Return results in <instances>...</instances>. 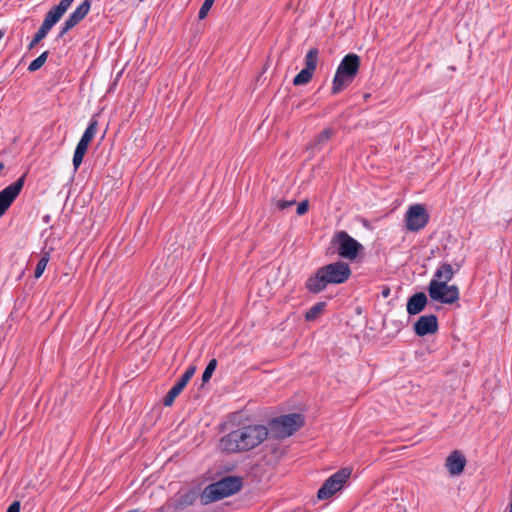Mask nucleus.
Returning <instances> with one entry per match:
<instances>
[{
  "label": "nucleus",
  "mask_w": 512,
  "mask_h": 512,
  "mask_svg": "<svg viewBox=\"0 0 512 512\" xmlns=\"http://www.w3.org/2000/svg\"><path fill=\"white\" fill-rule=\"evenodd\" d=\"M196 371L195 366H190L183 375L177 380V382L171 387L168 393L165 395L163 403L165 406H171L175 398L182 392L187 383L193 377Z\"/></svg>",
  "instance_id": "nucleus-12"
},
{
  "label": "nucleus",
  "mask_w": 512,
  "mask_h": 512,
  "mask_svg": "<svg viewBox=\"0 0 512 512\" xmlns=\"http://www.w3.org/2000/svg\"><path fill=\"white\" fill-rule=\"evenodd\" d=\"M48 55H49L48 51H44L43 53H41L36 59H34L29 64L28 71L29 72H35V71L39 70L44 65V63L46 62V60L48 58Z\"/></svg>",
  "instance_id": "nucleus-24"
},
{
  "label": "nucleus",
  "mask_w": 512,
  "mask_h": 512,
  "mask_svg": "<svg viewBox=\"0 0 512 512\" xmlns=\"http://www.w3.org/2000/svg\"><path fill=\"white\" fill-rule=\"evenodd\" d=\"M92 0H84L77 8L68 16L62 24L57 39L64 37L71 29L77 26L89 13Z\"/></svg>",
  "instance_id": "nucleus-10"
},
{
  "label": "nucleus",
  "mask_w": 512,
  "mask_h": 512,
  "mask_svg": "<svg viewBox=\"0 0 512 512\" xmlns=\"http://www.w3.org/2000/svg\"><path fill=\"white\" fill-rule=\"evenodd\" d=\"M97 130H98V121L96 119V116H93L90 119L89 124L81 138L86 139L87 141L91 142L93 140V138L95 137Z\"/></svg>",
  "instance_id": "nucleus-20"
},
{
  "label": "nucleus",
  "mask_w": 512,
  "mask_h": 512,
  "mask_svg": "<svg viewBox=\"0 0 512 512\" xmlns=\"http://www.w3.org/2000/svg\"><path fill=\"white\" fill-rule=\"evenodd\" d=\"M350 267L347 263L337 261L319 268L305 283L306 289L317 294L330 284H341L349 279Z\"/></svg>",
  "instance_id": "nucleus-2"
},
{
  "label": "nucleus",
  "mask_w": 512,
  "mask_h": 512,
  "mask_svg": "<svg viewBox=\"0 0 512 512\" xmlns=\"http://www.w3.org/2000/svg\"><path fill=\"white\" fill-rule=\"evenodd\" d=\"M63 15L64 13L54 6L46 13L41 26L50 31Z\"/></svg>",
  "instance_id": "nucleus-17"
},
{
  "label": "nucleus",
  "mask_w": 512,
  "mask_h": 512,
  "mask_svg": "<svg viewBox=\"0 0 512 512\" xmlns=\"http://www.w3.org/2000/svg\"><path fill=\"white\" fill-rule=\"evenodd\" d=\"M428 292L432 300L442 304H453L459 299V290L456 285L430 282Z\"/></svg>",
  "instance_id": "nucleus-9"
},
{
  "label": "nucleus",
  "mask_w": 512,
  "mask_h": 512,
  "mask_svg": "<svg viewBox=\"0 0 512 512\" xmlns=\"http://www.w3.org/2000/svg\"><path fill=\"white\" fill-rule=\"evenodd\" d=\"M314 72L303 68L293 79V84L295 86L305 85L307 84L313 77Z\"/></svg>",
  "instance_id": "nucleus-22"
},
{
  "label": "nucleus",
  "mask_w": 512,
  "mask_h": 512,
  "mask_svg": "<svg viewBox=\"0 0 512 512\" xmlns=\"http://www.w3.org/2000/svg\"><path fill=\"white\" fill-rule=\"evenodd\" d=\"M326 306L325 302H318L314 304L305 314V319L307 321H315L318 316L323 312Z\"/></svg>",
  "instance_id": "nucleus-21"
},
{
  "label": "nucleus",
  "mask_w": 512,
  "mask_h": 512,
  "mask_svg": "<svg viewBox=\"0 0 512 512\" xmlns=\"http://www.w3.org/2000/svg\"><path fill=\"white\" fill-rule=\"evenodd\" d=\"M26 175H22L15 182L0 191V217L11 206L23 189Z\"/></svg>",
  "instance_id": "nucleus-11"
},
{
  "label": "nucleus",
  "mask_w": 512,
  "mask_h": 512,
  "mask_svg": "<svg viewBox=\"0 0 512 512\" xmlns=\"http://www.w3.org/2000/svg\"><path fill=\"white\" fill-rule=\"evenodd\" d=\"M510 512H512V508L510 509Z\"/></svg>",
  "instance_id": "nucleus-39"
},
{
  "label": "nucleus",
  "mask_w": 512,
  "mask_h": 512,
  "mask_svg": "<svg viewBox=\"0 0 512 512\" xmlns=\"http://www.w3.org/2000/svg\"><path fill=\"white\" fill-rule=\"evenodd\" d=\"M270 431L280 439L289 437L304 425L301 414L293 413L274 418L270 421Z\"/></svg>",
  "instance_id": "nucleus-5"
},
{
  "label": "nucleus",
  "mask_w": 512,
  "mask_h": 512,
  "mask_svg": "<svg viewBox=\"0 0 512 512\" xmlns=\"http://www.w3.org/2000/svg\"><path fill=\"white\" fill-rule=\"evenodd\" d=\"M89 144H90L89 141H87L86 139L80 138V140L77 144V147L87 151Z\"/></svg>",
  "instance_id": "nucleus-35"
},
{
  "label": "nucleus",
  "mask_w": 512,
  "mask_h": 512,
  "mask_svg": "<svg viewBox=\"0 0 512 512\" xmlns=\"http://www.w3.org/2000/svg\"><path fill=\"white\" fill-rule=\"evenodd\" d=\"M390 295V289L388 287H385L383 290H382V296L384 298H387L388 296Z\"/></svg>",
  "instance_id": "nucleus-36"
},
{
  "label": "nucleus",
  "mask_w": 512,
  "mask_h": 512,
  "mask_svg": "<svg viewBox=\"0 0 512 512\" xmlns=\"http://www.w3.org/2000/svg\"><path fill=\"white\" fill-rule=\"evenodd\" d=\"M269 430L264 425H247L233 430L220 440V448L228 453L249 451L267 439Z\"/></svg>",
  "instance_id": "nucleus-1"
},
{
  "label": "nucleus",
  "mask_w": 512,
  "mask_h": 512,
  "mask_svg": "<svg viewBox=\"0 0 512 512\" xmlns=\"http://www.w3.org/2000/svg\"><path fill=\"white\" fill-rule=\"evenodd\" d=\"M197 498H198V494L195 491H193V490L187 491V492L183 493L182 495H180V497L177 500L176 506L178 508L188 507V506L194 504V502L197 500Z\"/></svg>",
  "instance_id": "nucleus-19"
},
{
  "label": "nucleus",
  "mask_w": 512,
  "mask_h": 512,
  "mask_svg": "<svg viewBox=\"0 0 512 512\" xmlns=\"http://www.w3.org/2000/svg\"><path fill=\"white\" fill-rule=\"evenodd\" d=\"M360 64L361 59L355 53H349L342 58L332 81V95L339 94L354 81L359 72Z\"/></svg>",
  "instance_id": "nucleus-4"
},
{
  "label": "nucleus",
  "mask_w": 512,
  "mask_h": 512,
  "mask_svg": "<svg viewBox=\"0 0 512 512\" xmlns=\"http://www.w3.org/2000/svg\"><path fill=\"white\" fill-rule=\"evenodd\" d=\"M456 269L453 268L452 265L448 263H443L435 272L434 278L430 282L436 283H444L448 284V282L453 278L454 273L459 270L461 267V263H457Z\"/></svg>",
  "instance_id": "nucleus-16"
},
{
  "label": "nucleus",
  "mask_w": 512,
  "mask_h": 512,
  "mask_svg": "<svg viewBox=\"0 0 512 512\" xmlns=\"http://www.w3.org/2000/svg\"><path fill=\"white\" fill-rule=\"evenodd\" d=\"M53 252V248L51 246H48V241H46L45 246L43 247L41 251V256H50V254Z\"/></svg>",
  "instance_id": "nucleus-34"
},
{
  "label": "nucleus",
  "mask_w": 512,
  "mask_h": 512,
  "mask_svg": "<svg viewBox=\"0 0 512 512\" xmlns=\"http://www.w3.org/2000/svg\"><path fill=\"white\" fill-rule=\"evenodd\" d=\"M6 512H20V502L14 501L12 504H10Z\"/></svg>",
  "instance_id": "nucleus-33"
},
{
  "label": "nucleus",
  "mask_w": 512,
  "mask_h": 512,
  "mask_svg": "<svg viewBox=\"0 0 512 512\" xmlns=\"http://www.w3.org/2000/svg\"><path fill=\"white\" fill-rule=\"evenodd\" d=\"M4 35H5V30L0 29V40L4 37Z\"/></svg>",
  "instance_id": "nucleus-37"
},
{
  "label": "nucleus",
  "mask_w": 512,
  "mask_h": 512,
  "mask_svg": "<svg viewBox=\"0 0 512 512\" xmlns=\"http://www.w3.org/2000/svg\"><path fill=\"white\" fill-rule=\"evenodd\" d=\"M48 261H49V258H40L39 259V261L36 265L35 271H34L35 278H40L42 276L43 272L45 271V269L47 267Z\"/></svg>",
  "instance_id": "nucleus-29"
},
{
  "label": "nucleus",
  "mask_w": 512,
  "mask_h": 512,
  "mask_svg": "<svg viewBox=\"0 0 512 512\" xmlns=\"http://www.w3.org/2000/svg\"><path fill=\"white\" fill-rule=\"evenodd\" d=\"M48 33H49V31L47 29L40 26L38 31L35 33L33 39L30 41V43L28 45V49L29 50L33 49L39 42H41L47 36Z\"/></svg>",
  "instance_id": "nucleus-25"
},
{
  "label": "nucleus",
  "mask_w": 512,
  "mask_h": 512,
  "mask_svg": "<svg viewBox=\"0 0 512 512\" xmlns=\"http://www.w3.org/2000/svg\"><path fill=\"white\" fill-rule=\"evenodd\" d=\"M309 209V203L308 200H304L300 202L297 206V214L298 215H304Z\"/></svg>",
  "instance_id": "nucleus-32"
},
{
  "label": "nucleus",
  "mask_w": 512,
  "mask_h": 512,
  "mask_svg": "<svg viewBox=\"0 0 512 512\" xmlns=\"http://www.w3.org/2000/svg\"><path fill=\"white\" fill-rule=\"evenodd\" d=\"M243 485V479L240 476H225L220 480L209 484L200 495V501L207 505L237 493Z\"/></svg>",
  "instance_id": "nucleus-3"
},
{
  "label": "nucleus",
  "mask_w": 512,
  "mask_h": 512,
  "mask_svg": "<svg viewBox=\"0 0 512 512\" xmlns=\"http://www.w3.org/2000/svg\"><path fill=\"white\" fill-rule=\"evenodd\" d=\"M216 367H217V360L215 358H213L209 361V363L207 364V366L202 374L203 383H206L210 380Z\"/></svg>",
  "instance_id": "nucleus-26"
},
{
  "label": "nucleus",
  "mask_w": 512,
  "mask_h": 512,
  "mask_svg": "<svg viewBox=\"0 0 512 512\" xmlns=\"http://www.w3.org/2000/svg\"><path fill=\"white\" fill-rule=\"evenodd\" d=\"M73 1L74 0H60V2L55 7L65 14Z\"/></svg>",
  "instance_id": "nucleus-31"
},
{
  "label": "nucleus",
  "mask_w": 512,
  "mask_h": 512,
  "mask_svg": "<svg viewBox=\"0 0 512 512\" xmlns=\"http://www.w3.org/2000/svg\"><path fill=\"white\" fill-rule=\"evenodd\" d=\"M427 302V296L424 292L413 294L407 301V313L411 316L421 313L425 309Z\"/></svg>",
  "instance_id": "nucleus-15"
},
{
  "label": "nucleus",
  "mask_w": 512,
  "mask_h": 512,
  "mask_svg": "<svg viewBox=\"0 0 512 512\" xmlns=\"http://www.w3.org/2000/svg\"><path fill=\"white\" fill-rule=\"evenodd\" d=\"M438 331V319L434 314L423 315L414 323V332L423 337Z\"/></svg>",
  "instance_id": "nucleus-13"
},
{
  "label": "nucleus",
  "mask_w": 512,
  "mask_h": 512,
  "mask_svg": "<svg viewBox=\"0 0 512 512\" xmlns=\"http://www.w3.org/2000/svg\"><path fill=\"white\" fill-rule=\"evenodd\" d=\"M333 129L332 128H326L324 129L314 140V143L311 145L312 148H316L319 146H322L326 144L333 135Z\"/></svg>",
  "instance_id": "nucleus-23"
},
{
  "label": "nucleus",
  "mask_w": 512,
  "mask_h": 512,
  "mask_svg": "<svg viewBox=\"0 0 512 512\" xmlns=\"http://www.w3.org/2000/svg\"><path fill=\"white\" fill-rule=\"evenodd\" d=\"M127 512H142V511H140V509H133V510H130V511H127Z\"/></svg>",
  "instance_id": "nucleus-38"
},
{
  "label": "nucleus",
  "mask_w": 512,
  "mask_h": 512,
  "mask_svg": "<svg viewBox=\"0 0 512 512\" xmlns=\"http://www.w3.org/2000/svg\"><path fill=\"white\" fill-rule=\"evenodd\" d=\"M215 0H204V3L200 7V10L198 12V18L200 20L204 19L208 12L210 11L211 7L213 6Z\"/></svg>",
  "instance_id": "nucleus-28"
},
{
  "label": "nucleus",
  "mask_w": 512,
  "mask_h": 512,
  "mask_svg": "<svg viewBox=\"0 0 512 512\" xmlns=\"http://www.w3.org/2000/svg\"><path fill=\"white\" fill-rule=\"evenodd\" d=\"M446 467L451 475H459L463 472L466 459L460 451H453L446 459Z\"/></svg>",
  "instance_id": "nucleus-14"
},
{
  "label": "nucleus",
  "mask_w": 512,
  "mask_h": 512,
  "mask_svg": "<svg viewBox=\"0 0 512 512\" xmlns=\"http://www.w3.org/2000/svg\"><path fill=\"white\" fill-rule=\"evenodd\" d=\"M331 244L337 248L338 256H358L363 249L362 244L344 230L335 233Z\"/></svg>",
  "instance_id": "nucleus-7"
},
{
  "label": "nucleus",
  "mask_w": 512,
  "mask_h": 512,
  "mask_svg": "<svg viewBox=\"0 0 512 512\" xmlns=\"http://www.w3.org/2000/svg\"><path fill=\"white\" fill-rule=\"evenodd\" d=\"M296 203L295 200H277L275 206L277 209L283 211Z\"/></svg>",
  "instance_id": "nucleus-30"
},
{
  "label": "nucleus",
  "mask_w": 512,
  "mask_h": 512,
  "mask_svg": "<svg viewBox=\"0 0 512 512\" xmlns=\"http://www.w3.org/2000/svg\"><path fill=\"white\" fill-rule=\"evenodd\" d=\"M430 215L423 204L411 205L405 213V227L408 231L418 232L429 222Z\"/></svg>",
  "instance_id": "nucleus-8"
},
{
  "label": "nucleus",
  "mask_w": 512,
  "mask_h": 512,
  "mask_svg": "<svg viewBox=\"0 0 512 512\" xmlns=\"http://www.w3.org/2000/svg\"><path fill=\"white\" fill-rule=\"evenodd\" d=\"M351 475V470L343 468L333 475H331L317 492L319 500H327L332 497L336 492L340 491L344 483L348 480Z\"/></svg>",
  "instance_id": "nucleus-6"
},
{
  "label": "nucleus",
  "mask_w": 512,
  "mask_h": 512,
  "mask_svg": "<svg viewBox=\"0 0 512 512\" xmlns=\"http://www.w3.org/2000/svg\"><path fill=\"white\" fill-rule=\"evenodd\" d=\"M86 152H87L86 150L81 149L76 146L74 155H73V160H72L74 171H77L78 168L80 167V165L82 164L83 158H84Z\"/></svg>",
  "instance_id": "nucleus-27"
},
{
  "label": "nucleus",
  "mask_w": 512,
  "mask_h": 512,
  "mask_svg": "<svg viewBox=\"0 0 512 512\" xmlns=\"http://www.w3.org/2000/svg\"><path fill=\"white\" fill-rule=\"evenodd\" d=\"M319 50L315 47L309 49L305 55V67L306 69L315 72L318 63Z\"/></svg>",
  "instance_id": "nucleus-18"
}]
</instances>
